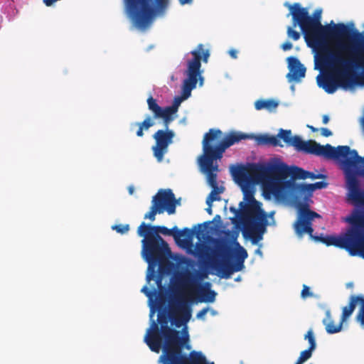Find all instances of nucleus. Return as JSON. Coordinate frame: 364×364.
Masks as SVG:
<instances>
[{
	"mask_svg": "<svg viewBox=\"0 0 364 364\" xmlns=\"http://www.w3.org/2000/svg\"><path fill=\"white\" fill-rule=\"evenodd\" d=\"M231 174L235 181L240 186L244 200L239 203L240 210L231 208L239 217L243 225L242 235L257 244L263 238L267 225V213L262 209V203L255 198V184L273 182L266 165L248 164L232 166Z\"/></svg>",
	"mask_w": 364,
	"mask_h": 364,
	"instance_id": "obj_1",
	"label": "nucleus"
},
{
	"mask_svg": "<svg viewBox=\"0 0 364 364\" xmlns=\"http://www.w3.org/2000/svg\"><path fill=\"white\" fill-rule=\"evenodd\" d=\"M291 14L293 27L298 25L304 34L305 41L309 47L312 48L315 52L320 51L321 60H326L328 58L336 57L335 44L328 43L330 40L340 39L345 37H353V31L343 23L323 26L321 22V10H316L314 16H311L306 8L301 7L299 3L284 4ZM353 43V40L352 39Z\"/></svg>",
	"mask_w": 364,
	"mask_h": 364,
	"instance_id": "obj_2",
	"label": "nucleus"
},
{
	"mask_svg": "<svg viewBox=\"0 0 364 364\" xmlns=\"http://www.w3.org/2000/svg\"><path fill=\"white\" fill-rule=\"evenodd\" d=\"M352 44L347 46L342 43L336 45L332 48L336 54V57L328 58L326 60H321L320 51L316 52L315 65L321 70H330L331 75H326L322 77L319 85L328 94L334 93L338 87L343 88L350 87V85H344V80L352 78V74L359 68H364V58L360 59L353 58L352 54Z\"/></svg>",
	"mask_w": 364,
	"mask_h": 364,
	"instance_id": "obj_3",
	"label": "nucleus"
},
{
	"mask_svg": "<svg viewBox=\"0 0 364 364\" xmlns=\"http://www.w3.org/2000/svg\"><path fill=\"white\" fill-rule=\"evenodd\" d=\"M328 186V183L318 181L314 183L293 184L294 201L298 210V218L294 223V230L299 237L307 233L311 236L314 229L312 221L314 218H320L321 215L310 209L311 198L314 191L323 189Z\"/></svg>",
	"mask_w": 364,
	"mask_h": 364,
	"instance_id": "obj_4",
	"label": "nucleus"
},
{
	"mask_svg": "<svg viewBox=\"0 0 364 364\" xmlns=\"http://www.w3.org/2000/svg\"><path fill=\"white\" fill-rule=\"evenodd\" d=\"M278 137L279 139H282L287 146L294 147L298 151L336 159L339 161L341 166L342 160L357 156V151L350 149L348 146H338L335 148L328 144L324 146L321 145L314 140L304 141L299 136H291V131L289 129H281Z\"/></svg>",
	"mask_w": 364,
	"mask_h": 364,
	"instance_id": "obj_5",
	"label": "nucleus"
},
{
	"mask_svg": "<svg viewBox=\"0 0 364 364\" xmlns=\"http://www.w3.org/2000/svg\"><path fill=\"white\" fill-rule=\"evenodd\" d=\"M157 321L164 338V353L160 356V360L164 364H190L191 354L188 357L182 353L185 344L188 341L187 331L182 336L180 331L168 326L169 313H159Z\"/></svg>",
	"mask_w": 364,
	"mask_h": 364,
	"instance_id": "obj_6",
	"label": "nucleus"
},
{
	"mask_svg": "<svg viewBox=\"0 0 364 364\" xmlns=\"http://www.w3.org/2000/svg\"><path fill=\"white\" fill-rule=\"evenodd\" d=\"M146 102L149 109L153 113L154 118L162 119L166 127L165 130L159 129L153 135V138L155 139V145L152 146L153 154L158 162H161L164 155L168 153V146L173 143L175 136L174 132L168 129V127L170 122L173 120V115L177 112V105L163 108L158 105L152 96H150Z\"/></svg>",
	"mask_w": 364,
	"mask_h": 364,
	"instance_id": "obj_7",
	"label": "nucleus"
},
{
	"mask_svg": "<svg viewBox=\"0 0 364 364\" xmlns=\"http://www.w3.org/2000/svg\"><path fill=\"white\" fill-rule=\"evenodd\" d=\"M348 203L356 207H364V157L357 153L355 157H348L341 161Z\"/></svg>",
	"mask_w": 364,
	"mask_h": 364,
	"instance_id": "obj_8",
	"label": "nucleus"
},
{
	"mask_svg": "<svg viewBox=\"0 0 364 364\" xmlns=\"http://www.w3.org/2000/svg\"><path fill=\"white\" fill-rule=\"evenodd\" d=\"M346 221L351 225V228L343 236L326 235L311 236L315 241L321 242L326 246H335L346 250L350 255L357 256L358 228H364V214L355 210L346 218Z\"/></svg>",
	"mask_w": 364,
	"mask_h": 364,
	"instance_id": "obj_9",
	"label": "nucleus"
},
{
	"mask_svg": "<svg viewBox=\"0 0 364 364\" xmlns=\"http://www.w3.org/2000/svg\"><path fill=\"white\" fill-rule=\"evenodd\" d=\"M254 134L237 131H230L223 137V132L218 129H210L204 134L202 141L203 149L210 151L218 158L223 157V153L231 146L242 140L252 139Z\"/></svg>",
	"mask_w": 364,
	"mask_h": 364,
	"instance_id": "obj_10",
	"label": "nucleus"
},
{
	"mask_svg": "<svg viewBox=\"0 0 364 364\" xmlns=\"http://www.w3.org/2000/svg\"><path fill=\"white\" fill-rule=\"evenodd\" d=\"M137 234L144 237L141 240L142 256L149 265L156 264L166 259L171 250L168 243L159 235H151L139 228Z\"/></svg>",
	"mask_w": 364,
	"mask_h": 364,
	"instance_id": "obj_11",
	"label": "nucleus"
},
{
	"mask_svg": "<svg viewBox=\"0 0 364 364\" xmlns=\"http://www.w3.org/2000/svg\"><path fill=\"white\" fill-rule=\"evenodd\" d=\"M193 56L192 60L188 61V67L186 71L187 77L183 80L182 85V94L181 97H178L175 100L172 105H177V109L183 100L188 99L191 94V91L196 87L198 80L200 82V85L203 84V77L201 75V63L200 56L198 51H191V53Z\"/></svg>",
	"mask_w": 364,
	"mask_h": 364,
	"instance_id": "obj_12",
	"label": "nucleus"
},
{
	"mask_svg": "<svg viewBox=\"0 0 364 364\" xmlns=\"http://www.w3.org/2000/svg\"><path fill=\"white\" fill-rule=\"evenodd\" d=\"M271 178L274 181L285 180L289 176L292 179H306L308 171L298 166H288L285 164H272L266 165Z\"/></svg>",
	"mask_w": 364,
	"mask_h": 364,
	"instance_id": "obj_13",
	"label": "nucleus"
},
{
	"mask_svg": "<svg viewBox=\"0 0 364 364\" xmlns=\"http://www.w3.org/2000/svg\"><path fill=\"white\" fill-rule=\"evenodd\" d=\"M181 284L183 287L188 289L190 292L195 288L198 287L197 294L199 302L213 303L215 300L217 294L215 291L210 289L211 284L206 282L203 285H198L195 276L191 272H188L183 276Z\"/></svg>",
	"mask_w": 364,
	"mask_h": 364,
	"instance_id": "obj_14",
	"label": "nucleus"
},
{
	"mask_svg": "<svg viewBox=\"0 0 364 364\" xmlns=\"http://www.w3.org/2000/svg\"><path fill=\"white\" fill-rule=\"evenodd\" d=\"M191 317V311L183 297H178L170 301L169 318L172 325L179 328L188 323Z\"/></svg>",
	"mask_w": 364,
	"mask_h": 364,
	"instance_id": "obj_15",
	"label": "nucleus"
},
{
	"mask_svg": "<svg viewBox=\"0 0 364 364\" xmlns=\"http://www.w3.org/2000/svg\"><path fill=\"white\" fill-rule=\"evenodd\" d=\"M358 306V295H351L349 297L348 304L343 308L340 323L338 325L334 323L331 318L329 311L326 312V318L323 323L326 326V332L329 334L336 333L342 329L343 323L352 315L355 306Z\"/></svg>",
	"mask_w": 364,
	"mask_h": 364,
	"instance_id": "obj_16",
	"label": "nucleus"
},
{
	"mask_svg": "<svg viewBox=\"0 0 364 364\" xmlns=\"http://www.w3.org/2000/svg\"><path fill=\"white\" fill-rule=\"evenodd\" d=\"M151 203L161 213L165 210L169 215L174 214L176 212V200L171 189L159 190L153 197Z\"/></svg>",
	"mask_w": 364,
	"mask_h": 364,
	"instance_id": "obj_17",
	"label": "nucleus"
},
{
	"mask_svg": "<svg viewBox=\"0 0 364 364\" xmlns=\"http://www.w3.org/2000/svg\"><path fill=\"white\" fill-rule=\"evenodd\" d=\"M203 155L199 158V164L207 176L208 183L209 186L218 183L216 172L218 171V165L214 164V161L220 160L221 158H218L216 155L206 149H203Z\"/></svg>",
	"mask_w": 364,
	"mask_h": 364,
	"instance_id": "obj_18",
	"label": "nucleus"
},
{
	"mask_svg": "<svg viewBox=\"0 0 364 364\" xmlns=\"http://www.w3.org/2000/svg\"><path fill=\"white\" fill-rule=\"evenodd\" d=\"M138 228L144 230V231L151 235H154L155 234L159 235V233L164 235H173L176 240H179L183 236L189 238L193 235L192 231L188 228L179 230L176 226L173 227L172 229H168L165 226H154L146 224L144 222Z\"/></svg>",
	"mask_w": 364,
	"mask_h": 364,
	"instance_id": "obj_19",
	"label": "nucleus"
},
{
	"mask_svg": "<svg viewBox=\"0 0 364 364\" xmlns=\"http://www.w3.org/2000/svg\"><path fill=\"white\" fill-rule=\"evenodd\" d=\"M213 243L215 245L214 250H212L210 247L206 245H200V246L198 247L199 257L211 260L212 257L210 252L214 255L223 257H227L229 255L231 248L225 241L220 239H214Z\"/></svg>",
	"mask_w": 364,
	"mask_h": 364,
	"instance_id": "obj_20",
	"label": "nucleus"
},
{
	"mask_svg": "<svg viewBox=\"0 0 364 364\" xmlns=\"http://www.w3.org/2000/svg\"><path fill=\"white\" fill-rule=\"evenodd\" d=\"M144 341L149 346L150 350L155 353H159L162 346H164V338L161 333V328L158 324L152 321L150 328L146 331Z\"/></svg>",
	"mask_w": 364,
	"mask_h": 364,
	"instance_id": "obj_21",
	"label": "nucleus"
},
{
	"mask_svg": "<svg viewBox=\"0 0 364 364\" xmlns=\"http://www.w3.org/2000/svg\"><path fill=\"white\" fill-rule=\"evenodd\" d=\"M287 61L289 72L287 75V78L289 82H299L305 77L306 68L298 58L291 56L287 58Z\"/></svg>",
	"mask_w": 364,
	"mask_h": 364,
	"instance_id": "obj_22",
	"label": "nucleus"
},
{
	"mask_svg": "<svg viewBox=\"0 0 364 364\" xmlns=\"http://www.w3.org/2000/svg\"><path fill=\"white\" fill-rule=\"evenodd\" d=\"M154 117L147 116L141 122H132L130 124V130L133 131L135 127H138L136 134L139 137L144 136V130H148L155 124Z\"/></svg>",
	"mask_w": 364,
	"mask_h": 364,
	"instance_id": "obj_23",
	"label": "nucleus"
},
{
	"mask_svg": "<svg viewBox=\"0 0 364 364\" xmlns=\"http://www.w3.org/2000/svg\"><path fill=\"white\" fill-rule=\"evenodd\" d=\"M216 269L221 274V277L225 279L230 278L233 272L240 271V267H237L235 264H230L226 262H222Z\"/></svg>",
	"mask_w": 364,
	"mask_h": 364,
	"instance_id": "obj_24",
	"label": "nucleus"
},
{
	"mask_svg": "<svg viewBox=\"0 0 364 364\" xmlns=\"http://www.w3.org/2000/svg\"><path fill=\"white\" fill-rule=\"evenodd\" d=\"M279 103L272 99L268 100H258L255 102V107L257 110L265 109L269 111H272L276 109Z\"/></svg>",
	"mask_w": 364,
	"mask_h": 364,
	"instance_id": "obj_25",
	"label": "nucleus"
},
{
	"mask_svg": "<svg viewBox=\"0 0 364 364\" xmlns=\"http://www.w3.org/2000/svg\"><path fill=\"white\" fill-rule=\"evenodd\" d=\"M237 245L238 246L236 252H235V265L239 267L240 269L242 270V269L244 267V262L245 259L247 257L248 255L246 251V250L240 245L239 243H237Z\"/></svg>",
	"mask_w": 364,
	"mask_h": 364,
	"instance_id": "obj_26",
	"label": "nucleus"
},
{
	"mask_svg": "<svg viewBox=\"0 0 364 364\" xmlns=\"http://www.w3.org/2000/svg\"><path fill=\"white\" fill-rule=\"evenodd\" d=\"M357 256L364 259V228H358Z\"/></svg>",
	"mask_w": 364,
	"mask_h": 364,
	"instance_id": "obj_27",
	"label": "nucleus"
},
{
	"mask_svg": "<svg viewBox=\"0 0 364 364\" xmlns=\"http://www.w3.org/2000/svg\"><path fill=\"white\" fill-rule=\"evenodd\" d=\"M358 307L359 310L355 317V320L360 323L362 328H364V295L358 294Z\"/></svg>",
	"mask_w": 364,
	"mask_h": 364,
	"instance_id": "obj_28",
	"label": "nucleus"
},
{
	"mask_svg": "<svg viewBox=\"0 0 364 364\" xmlns=\"http://www.w3.org/2000/svg\"><path fill=\"white\" fill-rule=\"evenodd\" d=\"M190 361V364H206V358L200 352H191ZM211 364L214 363H212Z\"/></svg>",
	"mask_w": 364,
	"mask_h": 364,
	"instance_id": "obj_29",
	"label": "nucleus"
},
{
	"mask_svg": "<svg viewBox=\"0 0 364 364\" xmlns=\"http://www.w3.org/2000/svg\"><path fill=\"white\" fill-rule=\"evenodd\" d=\"M304 339L307 340L309 341V348L316 349V343L314 331L312 329H309L307 331V333L304 336Z\"/></svg>",
	"mask_w": 364,
	"mask_h": 364,
	"instance_id": "obj_30",
	"label": "nucleus"
},
{
	"mask_svg": "<svg viewBox=\"0 0 364 364\" xmlns=\"http://www.w3.org/2000/svg\"><path fill=\"white\" fill-rule=\"evenodd\" d=\"M156 214H162L156 207H154L152 204L150 208V210L146 213L144 215L145 219H149L151 221H154L155 220V216Z\"/></svg>",
	"mask_w": 364,
	"mask_h": 364,
	"instance_id": "obj_31",
	"label": "nucleus"
},
{
	"mask_svg": "<svg viewBox=\"0 0 364 364\" xmlns=\"http://www.w3.org/2000/svg\"><path fill=\"white\" fill-rule=\"evenodd\" d=\"M315 349H314V348H308V349L304 350L302 352H301L300 355L298 359L300 360L303 363L306 362L307 360H309L311 357L312 352Z\"/></svg>",
	"mask_w": 364,
	"mask_h": 364,
	"instance_id": "obj_32",
	"label": "nucleus"
},
{
	"mask_svg": "<svg viewBox=\"0 0 364 364\" xmlns=\"http://www.w3.org/2000/svg\"><path fill=\"white\" fill-rule=\"evenodd\" d=\"M287 33L288 37L291 38L294 41H298L301 37L300 33L294 30L293 27L291 26H288Z\"/></svg>",
	"mask_w": 364,
	"mask_h": 364,
	"instance_id": "obj_33",
	"label": "nucleus"
},
{
	"mask_svg": "<svg viewBox=\"0 0 364 364\" xmlns=\"http://www.w3.org/2000/svg\"><path fill=\"white\" fill-rule=\"evenodd\" d=\"M194 51H198L200 56V60L203 59L204 62H207L208 59L209 58V52L208 50H203V45L199 44L197 47V50H195Z\"/></svg>",
	"mask_w": 364,
	"mask_h": 364,
	"instance_id": "obj_34",
	"label": "nucleus"
},
{
	"mask_svg": "<svg viewBox=\"0 0 364 364\" xmlns=\"http://www.w3.org/2000/svg\"><path fill=\"white\" fill-rule=\"evenodd\" d=\"M112 229L115 230L118 233L124 234L127 233L129 230V225L128 224L126 225H114L112 226Z\"/></svg>",
	"mask_w": 364,
	"mask_h": 364,
	"instance_id": "obj_35",
	"label": "nucleus"
},
{
	"mask_svg": "<svg viewBox=\"0 0 364 364\" xmlns=\"http://www.w3.org/2000/svg\"><path fill=\"white\" fill-rule=\"evenodd\" d=\"M268 136L269 135L267 134H261V135H258V136H255L254 135V138L257 143L258 144H260V145H265V144H268Z\"/></svg>",
	"mask_w": 364,
	"mask_h": 364,
	"instance_id": "obj_36",
	"label": "nucleus"
},
{
	"mask_svg": "<svg viewBox=\"0 0 364 364\" xmlns=\"http://www.w3.org/2000/svg\"><path fill=\"white\" fill-rule=\"evenodd\" d=\"M220 199V197L219 195H216L213 192H210L208 196L206 198V203L209 206H212V203L214 201L219 200Z\"/></svg>",
	"mask_w": 364,
	"mask_h": 364,
	"instance_id": "obj_37",
	"label": "nucleus"
},
{
	"mask_svg": "<svg viewBox=\"0 0 364 364\" xmlns=\"http://www.w3.org/2000/svg\"><path fill=\"white\" fill-rule=\"evenodd\" d=\"M212 188V192L215 193L216 195H220L223 193L225 191V188L223 186H218V183L210 186Z\"/></svg>",
	"mask_w": 364,
	"mask_h": 364,
	"instance_id": "obj_38",
	"label": "nucleus"
},
{
	"mask_svg": "<svg viewBox=\"0 0 364 364\" xmlns=\"http://www.w3.org/2000/svg\"><path fill=\"white\" fill-rule=\"evenodd\" d=\"M268 144L272 145L274 146L279 145V139L277 136H268Z\"/></svg>",
	"mask_w": 364,
	"mask_h": 364,
	"instance_id": "obj_39",
	"label": "nucleus"
},
{
	"mask_svg": "<svg viewBox=\"0 0 364 364\" xmlns=\"http://www.w3.org/2000/svg\"><path fill=\"white\" fill-rule=\"evenodd\" d=\"M312 296V293L310 291L309 287L304 284L303 286V289L301 292V296L303 299H306V298H307L309 296Z\"/></svg>",
	"mask_w": 364,
	"mask_h": 364,
	"instance_id": "obj_40",
	"label": "nucleus"
},
{
	"mask_svg": "<svg viewBox=\"0 0 364 364\" xmlns=\"http://www.w3.org/2000/svg\"><path fill=\"white\" fill-rule=\"evenodd\" d=\"M307 178L317 179V178H326V176L321 173H314L313 172L308 171Z\"/></svg>",
	"mask_w": 364,
	"mask_h": 364,
	"instance_id": "obj_41",
	"label": "nucleus"
},
{
	"mask_svg": "<svg viewBox=\"0 0 364 364\" xmlns=\"http://www.w3.org/2000/svg\"><path fill=\"white\" fill-rule=\"evenodd\" d=\"M210 310L208 307H205L202 309L200 311H199L197 314L196 317L198 318L202 319L204 318L205 315L207 314V312Z\"/></svg>",
	"mask_w": 364,
	"mask_h": 364,
	"instance_id": "obj_42",
	"label": "nucleus"
},
{
	"mask_svg": "<svg viewBox=\"0 0 364 364\" xmlns=\"http://www.w3.org/2000/svg\"><path fill=\"white\" fill-rule=\"evenodd\" d=\"M320 131H321V135L325 137L331 136L333 134V133L331 130H329L328 129L325 128V127L321 128Z\"/></svg>",
	"mask_w": 364,
	"mask_h": 364,
	"instance_id": "obj_43",
	"label": "nucleus"
},
{
	"mask_svg": "<svg viewBox=\"0 0 364 364\" xmlns=\"http://www.w3.org/2000/svg\"><path fill=\"white\" fill-rule=\"evenodd\" d=\"M292 43L289 42V41H287L285 43H284L282 45V48L284 50H291L292 48Z\"/></svg>",
	"mask_w": 364,
	"mask_h": 364,
	"instance_id": "obj_44",
	"label": "nucleus"
},
{
	"mask_svg": "<svg viewBox=\"0 0 364 364\" xmlns=\"http://www.w3.org/2000/svg\"><path fill=\"white\" fill-rule=\"evenodd\" d=\"M229 55L231 56V58L235 59L237 57V51L234 49H231L228 51Z\"/></svg>",
	"mask_w": 364,
	"mask_h": 364,
	"instance_id": "obj_45",
	"label": "nucleus"
},
{
	"mask_svg": "<svg viewBox=\"0 0 364 364\" xmlns=\"http://www.w3.org/2000/svg\"><path fill=\"white\" fill-rule=\"evenodd\" d=\"M141 291L144 292L147 296H151V291L149 290V289L146 286H144L141 289Z\"/></svg>",
	"mask_w": 364,
	"mask_h": 364,
	"instance_id": "obj_46",
	"label": "nucleus"
},
{
	"mask_svg": "<svg viewBox=\"0 0 364 364\" xmlns=\"http://www.w3.org/2000/svg\"><path fill=\"white\" fill-rule=\"evenodd\" d=\"M322 122L323 124H327L329 122V117L328 115L325 114L322 117Z\"/></svg>",
	"mask_w": 364,
	"mask_h": 364,
	"instance_id": "obj_47",
	"label": "nucleus"
},
{
	"mask_svg": "<svg viewBox=\"0 0 364 364\" xmlns=\"http://www.w3.org/2000/svg\"><path fill=\"white\" fill-rule=\"evenodd\" d=\"M193 0H178L179 3L181 4V5H184V4H190L192 2Z\"/></svg>",
	"mask_w": 364,
	"mask_h": 364,
	"instance_id": "obj_48",
	"label": "nucleus"
},
{
	"mask_svg": "<svg viewBox=\"0 0 364 364\" xmlns=\"http://www.w3.org/2000/svg\"><path fill=\"white\" fill-rule=\"evenodd\" d=\"M307 127L313 132H316L318 131V129L317 128H315L314 127L311 126V125H307Z\"/></svg>",
	"mask_w": 364,
	"mask_h": 364,
	"instance_id": "obj_49",
	"label": "nucleus"
},
{
	"mask_svg": "<svg viewBox=\"0 0 364 364\" xmlns=\"http://www.w3.org/2000/svg\"><path fill=\"white\" fill-rule=\"evenodd\" d=\"M128 191H129V194H133L134 191V188L133 186H129V188H128Z\"/></svg>",
	"mask_w": 364,
	"mask_h": 364,
	"instance_id": "obj_50",
	"label": "nucleus"
},
{
	"mask_svg": "<svg viewBox=\"0 0 364 364\" xmlns=\"http://www.w3.org/2000/svg\"><path fill=\"white\" fill-rule=\"evenodd\" d=\"M206 211L209 215H212L213 212L211 206L208 205V207L206 208Z\"/></svg>",
	"mask_w": 364,
	"mask_h": 364,
	"instance_id": "obj_51",
	"label": "nucleus"
},
{
	"mask_svg": "<svg viewBox=\"0 0 364 364\" xmlns=\"http://www.w3.org/2000/svg\"><path fill=\"white\" fill-rule=\"evenodd\" d=\"M206 277V274H200V279H203V278H204V277Z\"/></svg>",
	"mask_w": 364,
	"mask_h": 364,
	"instance_id": "obj_52",
	"label": "nucleus"
},
{
	"mask_svg": "<svg viewBox=\"0 0 364 364\" xmlns=\"http://www.w3.org/2000/svg\"><path fill=\"white\" fill-rule=\"evenodd\" d=\"M303 363H304L303 362H301L300 360L298 359L295 364H303Z\"/></svg>",
	"mask_w": 364,
	"mask_h": 364,
	"instance_id": "obj_53",
	"label": "nucleus"
},
{
	"mask_svg": "<svg viewBox=\"0 0 364 364\" xmlns=\"http://www.w3.org/2000/svg\"><path fill=\"white\" fill-rule=\"evenodd\" d=\"M211 313H212V314L214 315L215 314V311L213 309H211Z\"/></svg>",
	"mask_w": 364,
	"mask_h": 364,
	"instance_id": "obj_54",
	"label": "nucleus"
},
{
	"mask_svg": "<svg viewBox=\"0 0 364 364\" xmlns=\"http://www.w3.org/2000/svg\"><path fill=\"white\" fill-rule=\"evenodd\" d=\"M147 279H148V280L150 279V276L149 275H147Z\"/></svg>",
	"mask_w": 364,
	"mask_h": 364,
	"instance_id": "obj_55",
	"label": "nucleus"
}]
</instances>
